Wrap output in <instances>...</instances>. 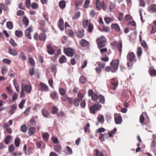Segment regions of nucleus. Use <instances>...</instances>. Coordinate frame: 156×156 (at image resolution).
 <instances>
[{
  "instance_id": "38",
  "label": "nucleus",
  "mask_w": 156,
  "mask_h": 156,
  "mask_svg": "<svg viewBox=\"0 0 156 156\" xmlns=\"http://www.w3.org/2000/svg\"><path fill=\"white\" fill-rule=\"evenodd\" d=\"M66 61V59L64 55L62 56L59 58V62L60 63H65Z\"/></svg>"
},
{
  "instance_id": "5",
  "label": "nucleus",
  "mask_w": 156,
  "mask_h": 156,
  "mask_svg": "<svg viewBox=\"0 0 156 156\" xmlns=\"http://www.w3.org/2000/svg\"><path fill=\"white\" fill-rule=\"evenodd\" d=\"M63 51L64 53L66 55L71 57L73 56L75 53L73 49L69 48H64Z\"/></svg>"
},
{
  "instance_id": "50",
  "label": "nucleus",
  "mask_w": 156,
  "mask_h": 156,
  "mask_svg": "<svg viewBox=\"0 0 156 156\" xmlns=\"http://www.w3.org/2000/svg\"><path fill=\"white\" fill-rule=\"evenodd\" d=\"M50 96L53 99H55L57 97V94L55 92H51L50 94Z\"/></svg>"
},
{
  "instance_id": "19",
  "label": "nucleus",
  "mask_w": 156,
  "mask_h": 156,
  "mask_svg": "<svg viewBox=\"0 0 156 156\" xmlns=\"http://www.w3.org/2000/svg\"><path fill=\"white\" fill-rule=\"evenodd\" d=\"M53 149L55 151L58 153H60L62 149L61 146L59 145H56L54 146Z\"/></svg>"
},
{
  "instance_id": "8",
  "label": "nucleus",
  "mask_w": 156,
  "mask_h": 156,
  "mask_svg": "<svg viewBox=\"0 0 156 156\" xmlns=\"http://www.w3.org/2000/svg\"><path fill=\"white\" fill-rule=\"evenodd\" d=\"M131 93L130 91L124 90L122 94L121 100L122 101H127L129 98L128 92Z\"/></svg>"
},
{
  "instance_id": "41",
  "label": "nucleus",
  "mask_w": 156,
  "mask_h": 156,
  "mask_svg": "<svg viewBox=\"0 0 156 156\" xmlns=\"http://www.w3.org/2000/svg\"><path fill=\"white\" fill-rule=\"evenodd\" d=\"M7 27L9 29H12L13 27V23L12 22L9 21L6 23Z\"/></svg>"
},
{
  "instance_id": "36",
  "label": "nucleus",
  "mask_w": 156,
  "mask_h": 156,
  "mask_svg": "<svg viewBox=\"0 0 156 156\" xmlns=\"http://www.w3.org/2000/svg\"><path fill=\"white\" fill-rule=\"evenodd\" d=\"M75 7L77 8L81 5L82 3V0H74Z\"/></svg>"
},
{
  "instance_id": "61",
  "label": "nucleus",
  "mask_w": 156,
  "mask_h": 156,
  "mask_svg": "<svg viewBox=\"0 0 156 156\" xmlns=\"http://www.w3.org/2000/svg\"><path fill=\"white\" fill-rule=\"evenodd\" d=\"M91 98L93 101H97L98 98V96L96 94L94 93L91 97Z\"/></svg>"
},
{
  "instance_id": "13",
  "label": "nucleus",
  "mask_w": 156,
  "mask_h": 156,
  "mask_svg": "<svg viewBox=\"0 0 156 156\" xmlns=\"http://www.w3.org/2000/svg\"><path fill=\"white\" fill-rule=\"evenodd\" d=\"M80 44L82 47H87L89 44V42L85 39L81 40L79 42Z\"/></svg>"
},
{
  "instance_id": "52",
  "label": "nucleus",
  "mask_w": 156,
  "mask_h": 156,
  "mask_svg": "<svg viewBox=\"0 0 156 156\" xmlns=\"http://www.w3.org/2000/svg\"><path fill=\"white\" fill-rule=\"evenodd\" d=\"M31 6L32 8L34 9H37L38 6L37 3L35 2L33 3Z\"/></svg>"
},
{
  "instance_id": "28",
  "label": "nucleus",
  "mask_w": 156,
  "mask_h": 156,
  "mask_svg": "<svg viewBox=\"0 0 156 156\" xmlns=\"http://www.w3.org/2000/svg\"><path fill=\"white\" fill-rule=\"evenodd\" d=\"M82 25L83 28H87L89 25L88 20L86 19L84 20L82 22Z\"/></svg>"
},
{
  "instance_id": "63",
  "label": "nucleus",
  "mask_w": 156,
  "mask_h": 156,
  "mask_svg": "<svg viewBox=\"0 0 156 156\" xmlns=\"http://www.w3.org/2000/svg\"><path fill=\"white\" fill-rule=\"evenodd\" d=\"M51 69L52 72H54L55 73H56L57 68L55 65H52L51 67Z\"/></svg>"
},
{
  "instance_id": "35",
  "label": "nucleus",
  "mask_w": 156,
  "mask_h": 156,
  "mask_svg": "<svg viewBox=\"0 0 156 156\" xmlns=\"http://www.w3.org/2000/svg\"><path fill=\"white\" fill-rule=\"evenodd\" d=\"M94 26L92 23H90L89 24L88 27V31L89 33H91L94 30Z\"/></svg>"
},
{
  "instance_id": "60",
  "label": "nucleus",
  "mask_w": 156,
  "mask_h": 156,
  "mask_svg": "<svg viewBox=\"0 0 156 156\" xmlns=\"http://www.w3.org/2000/svg\"><path fill=\"white\" fill-rule=\"evenodd\" d=\"M26 100L23 99L20 102V104L19 105V107L20 108L22 109L23 107V104L25 103Z\"/></svg>"
},
{
  "instance_id": "44",
  "label": "nucleus",
  "mask_w": 156,
  "mask_h": 156,
  "mask_svg": "<svg viewBox=\"0 0 156 156\" xmlns=\"http://www.w3.org/2000/svg\"><path fill=\"white\" fill-rule=\"evenodd\" d=\"M20 139L19 138H17L15 139V144L16 147H18L19 146L20 144Z\"/></svg>"
},
{
  "instance_id": "64",
  "label": "nucleus",
  "mask_w": 156,
  "mask_h": 156,
  "mask_svg": "<svg viewBox=\"0 0 156 156\" xmlns=\"http://www.w3.org/2000/svg\"><path fill=\"white\" fill-rule=\"evenodd\" d=\"M28 60L31 66H34L35 65L34 60L32 58H29Z\"/></svg>"
},
{
  "instance_id": "34",
  "label": "nucleus",
  "mask_w": 156,
  "mask_h": 156,
  "mask_svg": "<svg viewBox=\"0 0 156 156\" xmlns=\"http://www.w3.org/2000/svg\"><path fill=\"white\" fill-rule=\"evenodd\" d=\"M98 99L100 102L104 104L105 103V98L104 96L102 95H99L98 96Z\"/></svg>"
},
{
  "instance_id": "37",
  "label": "nucleus",
  "mask_w": 156,
  "mask_h": 156,
  "mask_svg": "<svg viewBox=\"0 0 156 156\" xmlns=\"http://www.w3.org/2000/svg\"><path fill=\"white\" fill-rule=\"evenodd\" d=\"M23 22L25 26H27L28 25L29 20L26 17H24L23 19Z\"/></svg>"
},
{
  "instance_id": "18",
  "label": "nucleus",
  "mask_w": 156,
  "mask_h": 156,
  "mask_svg": "<svg viewBox=\"0 0 156 156\" xmlns=\"http://www.w3.org/2000/svg\"><path fill=\"white\" fill-rule=\"evenodd\" d=\"M24 88L27 94H30L32 90V87L31 85L26 84L24 85Z\"/></svg>"
},
{
  "instance_id": "54",
  "label": "nucleus",
  "mask_w": 156,
  "mask_h": 156,
  "mask_svg": "<svg viewBox=\"0 0 156 156\" xmlns=\"http://www.w3.org/2000/svg\"><path fill=\"white\" fill-rule=\"evenodd\" d=\"M104 20L107 23H109L113 21V20L111 18L108 17H105L104 18Z\"/></svg>"
},
{
  "instance_id": "30",
  "label": "nucleus",
  "mask_w": 156,
  "mask_h": 156,
  "mask_svg": "<svg viewBox=\"0 0 156 156\" xmlns=\"http://www.w3.org/2000/svg\"><path fill=\"white\" fill-rule=\"evenodd\" d=\"M19 58L23 61H25L26 59V55L23 51H21L19 55Z\"/></svg>"
},
{
  "instance_id": "42",
  "label": "nucleus",
  "mask_w": 156,
  "mask_h": 156,
  "mask_svg": "<svg viewBox=\"0 0 156 156\" xmlns=\"http://www.w3.org/2000/svg\"><path fill=\"white\" fill-rule=\"evenodd\" d=\"M90 127V125L89 123H88L85 125L84 127V131L85 133L90 132L89 128Z\"/></svg>"
},
{
  "instance_id": "53",
  "label": "nucleus",
  "mask_w": 156,
  "mask_h": 156,
  "mask_svg": "<svg viewBox=\"0 0 156 156\" xmlns=\"http://www.w3.org/2000/svg\"><path fill=\"white\" fill-rule=\"evenodd\" d=\"M125 20L126 21H128L133 19L132 17L129 14H127L125 17Z\"/></svg>"
},
{
  "instance_id": "45",
  "label": "nucleus",
  "mask_w": 156,
  "mask_h": 156,
  "mask_svg": "<svg viewBox=\"0 0 156 156\" xmlns=\"http://www.w3.org/2000/svg\"><path fill=\"white\" fill-rule=\"evenodd\" d=\"M9 43L13 47H15L17 46V44L15 41L12 39H11L9 40Z\"/></svg>"
},
{
  "instance_id": "2",
  "label": "nucleus",
  "mask_w": 156,
  "mask_h": 156,
  "mask_svg": "<svg viewBox=\"0 0 156 156\" xmlns=\"http://www.w3.org/2000/svg\"><path fill=\"white\" fill-rule=\"evenodd\" d=\"M106 39L103 36H101L100 38H98L97 40V42L99 49L104 47L105 45Z\"/></svg>"
},
{
  "instance_id": "56",
  "label": "nucleus",
  "mask_w": 156,
  "mask_h": 156,
  "mask_svg": "<svg viewBox=\"0 0 156 156\" xmlns=\"http://www.w3.org/2000/svg\"><path fill=\"white\" fill-rule=\"evenodd\" d=\"M58 109L55 106H53L52 108V112L53 114H56L58 113Z\"/></svg>"
},
{
  "instance_id": "46",
  "label": "nucleus",
  "mask_w": 156,
  "mask_h": 156,
  "mask_svg": "<svg viewBox=\"0 0 156 156\" xmlns=\"http://www.w3.org/2000/svg\"><path fill=\"white\" fill-rule=\"evenodd\" d=\"M3 62L6 63L8 65H10L11 63V61L8 58H4L2 60Z\"/></svg>"
},
{
  "instance_id": "14",
  "label": "nucleus",
  "mask_w": 156,
  "mask_h": 156,
  "mask_svg": "<svg viewBox=\"0 0 156 156\" xmlns=\"http://www.w3.org/2000/svg\"><path fill=\"white\" fill-rule=\"evenodd\" d=\"M114 119L115 122L116 124H121L122 121V118L121 115H116L115 116Z\"/></svg>"
},
{
  "instance_id": "15",
  "label": "nucleus",
  "mask_w": 156,
  "mask_h": 156,
  "mask_svg": "<svg viewBox=\"0 0 156 156\" xmlns=\"http://www.w3.org/2000/svg\"><path fill=\"white\" fill-rule=\"evenodd\" d=\"M147 10L150 12H156V5L155 4H151L148 8Z\"/></svg>"
},
{
  "instance_id": "11",
  "label": "nucleus",
  "mask_w": 156,
  "mask_h": 156,
  "mask_svg": "<svg viewBox=\"0 0 156 156\" xmlns=\"http://www.w3.org/2000/svg\"><path fill=\"white\" fill-rule=\"evenodd\" d=\"M33 31V29L31 27H29L25 31V37L29 39H31L30 33Z\"/></svg>"
},
{
  "instance_id": "48",
  "label": "nucleus",
  "mask_w": 156,
  "mask_h": 156,
  "mask_svg": "<svg viewBox=\"0 0 156 156\" xmlns=\"http://www.w3.org/2000/svg\"><path fill=\"white\" fill-rule=\"evenodd\" d=\"M105 70L107 72H109L110 71H111L112 73L115 72V71L113 69H112L111 67L109 66H106L105 68Z\"/></svg>"
},
{
  "instance_id": "32",
  "label": "nucleus",
  "mask_w": 156,
  "mask_h": 156,
  "mask_svg": "<svg viewBox=\"0 0 156 156\" xmlns=\"http://www.w3.org/2000/svg\"><path fill=\"white\" fill-rule=\"evenodd\" d=\"M65 153L66 154H71L73 153L72 150L69 146H67L66 147V150L65 151Z\"/></svg>"
},
{
  "instance_id": "24",
  "label": "nucleus",
  "mask_w": 156,
  "mask_h": 156,
  "mask_svg": "<svg viewBox=\"0 0 156 156\" xmlns=\"http://www.w3.org/2000/svg\"><path fill=\"white\" fill-rule=\"evenodd\" d=\"M150 75L151 76H156V70L152 68H150L148 70Z\"/></svg>"
},
{
  "instance_id": "21",
  "label": "nucleus",
  "mask_w": 156,
  "mask_h": 156,
  "mask_svg": "<svg viewBox=\"0 0 156 156\" xmlns=\"http://www.w3.org/2000/svg\"><path fill=\"white\" fill-rule=\"evenodd\" d=\"M59 27L60 30L62 31L64 29V24L63 20L60 19L59 20Z\"/></svg>"
},
{
  "instance_id": "51",
  "label": "nucleus",
  "mask_w": 156,
  "mask_h": 156,
  "mask_svg": "<svg viewBox=\"0 0 156 156\" xmlns=\"http://www.w3.org/2000/svg\"><path fill=\"white\" fill-rule=\"evenodd\" d=\"M80 12H76L74 17H73L72 19L74 20V19H78L80 16Z\"/></svg>"
},
{
  "instance_id": "27",
  "label": "nucleus",
  "mask_w": 156,
  "mask_h": 156,
  "mask_svg": "<svg viewBox=\"0 0 156 156\" xmlns=\"http://www.w3.org/2000/svg\"><path fill=\"white\" fill-rule=\"evenodd\" d=\"M42 113L43 116L45 118H48L49 115V113L48 110L46 109H44L42 111Z\"/></svg>"
},
{
  "instance_id": "40",
  "label": "nucleus",
  "mask_w": 156,
  "mask_h": 156,
  "mask_svg": "<svg viewBox=\"0 0 156 156\" xmlns=\"http://www.w3.org/2000/svg\"><path fill=\"white\" fill-rule=\"evenodd\" d=\"M20 130L23 133H26L27 130V128L25 125H22L20 128Z\"/></svg>"
},
{
  "instance_id": "57",
  "label": "nucleus",
  "mask_w": 156,
  "mask_h": 156,
  "mask_svg": "<svg viewBox=\"0 0 156 156\" xmlns=\"http://www.w3.org/2000/svg\"><path fill=\"white\" fill-rule=\"evenodd\" d=\"M80 81L82 83H85L86 81V79L84 76H82L80 78Z\"/></svg>"
},
{
  "instance_id": "6",
  "label": "nucleus",
  "mask_w": 156,
  "mask_h": 156,
  "mask_svg": "<svg viewBox=\"0 0 156 156\" xmlns=\"http://www.w3.org/2000/svg\"><path fill=\"white\" fill-rule=\"evenodd\" d=\"M112 68L115 71L118 69L119 65V60L118 59H113L110 64Z\"/></svg>"
},
{
  "instance_id": "47",
  "label": "nucleus",
  "mask_w": 156,
  "mask_h": 156,
  "mask_svg": "<svg viewBox=\"0 0 156 156\" xmlns=\"http://www.w3.org/2000/svg\"><path fill=\"white\" fill-rule=\"evenodd\" d=\"M10 139L11 136L10 135L7 136L4 140V141L6 144H8L10 141Z\"/></svg>"
},
{
  "instance_id": "62",
  "label": "nucleus",
  "mask_w": 156,
  "mask_h": 156,
  "mask_svg": "<svg viewBox=\"0 0 156 156\" xmlns=\"http://www.w3.org/2000/svg\"><path fill=\"white\" fill-rule=\"evenodd\" d=\"M90 3V1L88 0H86L84 2V5L83 6V7L85 8H88V6Z\"/></svg>"
},
{
  "instance_id": "59",
  "label": "nucleus",
  "mask_w": 156,
  "mask_h": 156,
  "mask_svg": "<svg viewBox=\"0 0 156 156\" xmlns=\"http://www.w3.org/2000/svg\"><path fill=\"white\" fill-rule=\"evenodd\" d=\"M9 151L10 153H12L15 150V147L13 144L11 145L9 147Z\"/></svg>"
},
{
  "instance_id": "17",
  "label": "nucleus",
  "mask_w": 156,
  "mask_h": 156,
  "mask_svg": "<svg viewBox=\"0 0 156 156\" xmlns=\"http://www.w3.org/2000/svg\"><path fill=\"white\" fill-rule=\"evenodd\" d=\"M75 34L76 36L79 38H82L84 36V30H78L77 31L75 32Z\"/></svg>"
},
{
  "instance_id": "12",
  "label": "nucleus",
  "mask_w": 156,
  "mask_h": 156,
  "mask_svg": "<svg viewBox=\"0 0 156 156\" xmlns=\"http://www.w3.org/2000/svg\"><path fill=\"white\" fill-rule=\"evenodd\" d=\"M47 51L50 55H52L54 54L55 50L53 48L51 44L49 43L47 45Z\"/></svg>"
},
{
  "instance_id": "20",
  "label": "nucleus",
  "mask_w": 156,
  "mask_h": 156,
  "mask_svg": "<svg viewBox=\"0 0 156 156\" xmlns=\"http://www.w3.org/2000/svg\"><path fill=\"white\" fill-rule=\"evenodd\" d=\"M36 129L35 127H32L29 128L28 133L30 136L33 135L35 132Z\"/></svg>"
},
{
  "instance_id": "10",
  "label": "nucleus",
  "mask_w": 156,
  "mask_h": 156,
  "mask_svg": "<svg viewBox=\"0 0 156 156\" xmlns=\"http://www.w3.org/2000/svg\"><path fill=\"white\" fill-rule=\"evenodd\" d=\"M39 90L41 91L47 92L49 90L48 87L44 83L41 82L39 85Z\"/></svg>"
},
{
  "instance_id": "4",
  "label": "nucleus",
  "mask_w": 156,
  "mask_h": 156,
  "mask_svg": "<svg viewBox=\"0 0 156 156\" xmlns=\"http://www.w3.org/2000/svg\"><path fill=\"white\" fill-rule=\"evenodd\" d=\"M102 106L98 104H95L94 105L91 106L89 108V110L90 113L92 114H95L96 111L101 108Z\"/></svg>"
},
{
  "instance_id": "49",
  "label": "nucleus",
  "mask_w": 156,
  "mask_h": 156,
  "mask_svg": "<svg viewBox=\"0 0 156 156\" xmlns=\"http://www.w3.org/2000/svg\"><path fill=\"white\" fill-rule=\"evenodd\" d=\"M97 63L98 66V67H99L101 68H104L106 64L105 63H101L100 62H98Z\"/></svg>"
},
{
  "instance_id": "55",
  "label": "nucleus",
  "mask_w": 156,
  "mask_h": 156,
  "mask_svg": "<svg viewBox=\"0 0 156 156\" xmlns=\"http://www.w3.org/2000/svg\"><path fill=\"white\" fill-rule=\"evenodd\" d=\"M59 94L61 95H63L65 94L66 91L63 88H60L59 89Z\"/></svg>"
},
{
  "instance_id": "29",
  "label": "nucleus",
  "mask_w": 156,
  "mask_h": 156,
  "mask_svg": "<svg viewBox=\"0 0 156 156\" xmlns=\"http://www.w3.org/2000/svg\"><path fill=\"white\" fill-rule=\"evenodd\" d=\"M142 48L140 47H138L137 51V55L138 58H140L142 54Z\"/></svg>"
},
{
  "instance_id": "3",
  "label": "nucleus",
  "mask_w": 156,
  "mask_h": 156,
  "mask_svg": "<svg viewBox=\"0 0 156 156\" xmlns=\"http://www.w3.org/2000/svg\"><path fill=\"white\" fill-rule=\"evenodd\" d=\"M95 5L97 9L98 10H100L102 9L104 11H105L107 7L103 1L100 2L99 0H97L95 2Z\"/></svg>"
},
{
  "instance_id": "7",
  "label": "nucleus",
  "mask_w": 156,
  "mask_h": 156,
  "mask_svg": "<svg viewBox=\"0 0 156 156\" xmlns=\"http://www.w3.org/2000/svg\"><path fill=\"white\" fill-rule=\"evenodd\" d=\"M135 57V54L133 52H130L127 54V59L129 62H135L136 61Z\"/></svg>"
},
{
  "instance_id": "26",
  "label": "nucleus",
  "mask_w": 156,
  "mask_h": 156,
  "mask_svg": "<svg viewBox=\"0 0 156 156\" xmlns=\"http://www.w3.org/2000/svg\"><path fill=\"white\" fill-rule=\"evenodd\" d=\"M49 136L48 133H43L42 135V138L45 141L47 142L48 140Z\"/></svg>"
},
{
  "instance_id": "16",
  "label": "nucleus",
  "mask_w": 156,
  "mask_h": 156,
  "mask_svg": "<svg viewBox=\"0 0 156 156\" xmlns=\"http://www.w3.org/2000/svg\"><path fill=\"white\" fill-rule=\"evenodd\" d=\"M9 53L13 56H16L18 54L17 51L14 49L12 48L11 47L9 48Z\"/></svg>"
},
{
  "instance_id": "58",
  "label": "nucleus",
  "mask_w": 156,
  "mask_h": 156,
  "mask_svg": "<svg viewBox=\"0 0 156 156\" xmlns=\"http://www.w3.org/2000/svg\"><path fill=\"white\" fill-rule=\"evenodd\" d=\"M0 7L3 10L5 11L7 10L8 9V7L6 6L3 3H0Z\"/></svg>"
},
{
  "instance_id": "43",
  "label": "nucleus",
  "mask_w": 156,
  "mask_h": 156,
  "mask_svg": "<svg viewBox=\"0 0 156 156\" xmlns=\"http://www.w3.org/2000/svg\"><path fill=\"white\" fill-rule=\"evenodd\" d=\"M80 103V101L78 98H75L73 101V104L76 107L79 105Z\"/></svg>"
},
{
  "instance_id": "31",
  "label": "nucleus",
  "mask_w": 156,
  "mask_h": 156,
  "mask_svg": "<svg viewBox=\"0 0 156 156\" xmlns=\"http://www.w3.org/2000/svg\"><path fill=\"white\" fill-rule=\"evenodd\" d=\"M111 28L115 29L116 31L119 32L120 29L118 25L117 24H112L111 25Z\"/></svg>"
},
{
  "instance_id": "33",
  "label": "nucleus",
  "mask_w": 156,
  "mask_h": 156,
  "mask_svg": "<svg viewBox=\"0 0 156 156\" xmlns=\"http://www.w3.org/2000/svg\"><path fill=\"white\" fill-rule=\"evenodd\" d=\"M15 34L16 37H22L23 35L22 32L21 30H16L15 31Z\"/></svg>"
},
{
  "instance_id": "1",
  "label": "nucleus",
  "mask_w": 156,
  "mask_h": 156,
  "mask_svg": "<svg viewBox=\"0 0 156 156\" xmlns=\"http://www.w3.org/2000/svg\"><path fill=\"white\" fill-rule=\"evenodd\" d=\"M111 46L113 47V48H117L118 50L119 51L120 55H121L122 52V42L121 41H119L118 42L117 41H115L110 43Z\"/></svg>"
},
{
  "instance_id": "22",
  "label": "nucleus",
  "mask_w": 156,
  "mask_h": 156,
  "mask_svg": "<svg viewBox=\"0 0 156 156\" xmlns=\"http://www.w3.org/2000/svg\"><path fill=\"white\" fill-rule=\"evenodd\" d=\"M140 43L141 44L142 46L146 50L148 49V46L147 45L146 42L144 40H141V36H140Z\"/></svg>"
},
{
  "instance_id": "23",
  "label": "nucleus",
  "mask_w": 156,
  "mask_h": 156,
  "mask_svg": "<svg viewBox=\"0 0 156 156\" xmlns=\"http://www.w3.org/2000/svg\"><path fill=\"white\" fill-rule=\"evenodd\" d=\"M44 33H41L39 35V38L40 40L41 41H44L45 40L46 38V35Z\"/></svg>"
},
{
  "instance_id": "39",
  "label": "nucleus",
  "mask_w": 156,
  "mask_h": 156,
  "mask_svg": "<svg viewBox=\"0 0 156 156\" xmlns=\"http://www.w3.org/2000/svg\"><path fill=\"white\" fill-rule=\"evenodd\" d=\"M99 122L103 123L104 121V116L102 115L98 116L97 118Z\"/></svg>"
},
{
  "instance_id": "25",
  "label": "nucleus",
  "mask_w": 156,
  "mask_h": 156,
  "mask_svg": "<svg viewBox=\"0 0 156 156\" xmlns=\"http://www.w3.org/2000/svg\"><path fill=\"white\" fill-rule=\"evenodd\" d=\"M58 5L61 9H64L66 7V3L64 0L60 1L58 3Z\"/></svg>"
},
{
  "instance_id": "9",
  "label": "nucleus",
  "mask_w": 156,
  "mask_h": 156,
  "mask_svg": "<svg viewBox=\"0 0 156 156\" xmlns=\"http://www.w3.org/2000/svg\"><path fill=\"white\" fill-rule=\"evenodd\" d=\"M110 87L113 90H115L117 87L118 83L117 81H116L115 78L111 79L110 80Z\"/></svg>"
}]
</instances>
